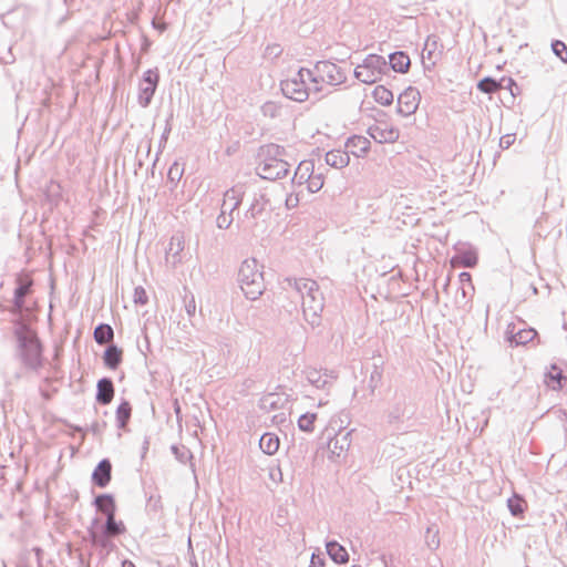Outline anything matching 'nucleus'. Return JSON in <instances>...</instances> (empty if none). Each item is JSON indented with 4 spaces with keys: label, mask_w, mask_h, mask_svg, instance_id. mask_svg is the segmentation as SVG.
<instances>
[{
    "label": "nucleus",
    "mask_w": 567,
    "mask_h": 567,
    "mask_svg": "<svg viewBox=\"0 0 567 567\" xmlns=\"http://www.w3.org/2000/svg\"><path fill=\"white\" fill-rule=\"evenodd\" d=\"M172 452L175 455V457L183 464H185L188 460L192 458L190 451L186 449L185 446H172Z\"/></svg>",
    "instance_id": "a19ab883"
},
{
    "label": "nucleus",
    "mask_w": 567,
    "mask_h": 567,
    "mask_svg": "<svg viewBox=\"0 0 567 567\" xmlns=\"http://www.w3.org/2000/svg\"><path fill=\"white\" fill-rule=\"evenodd\" d=\"M336 422H337V421H336L334 419H332V420L330 421V427H331L332 430H334L333 424H334Z\"/></svg>",
    "instance_id": "bf43d9fd"
},
{
    "label": "nucleus",
    "mask_w": 567,
    "mask_h": 567,
    "mask_svg": "<svg viewBox=\"0 0 567 567\" xmlns=\"http://www.w3.org/2000/svg\"><path fill=\"white\" fill-rule=\"evenodd\" d=\"M183 168L179 166L178 163H174L169 169H168V178L171 182L176 183L181 179L183 175Z\"/></svg>",
    "instance_id": "49530a36"
},
{
    "label": "nucleus",
    "mask_w": 567,
    "mask_h": 567,
    "mask_svg": "<svg viewBox=\"0 0 567 567\" xmlns=\"http://www.w3.org/2000/svg\"><path fill=\"white\" fill-rule=\"evenodd\" d=\"M148 301L146 291L143 287L138 286L134 289V302L140 305H146Z\"/></svg>",
    "instance_id": "09e8293b"
},
{
    "label": "nucleus",
    "mask_w": 567,
    "mask_h": 567,
    "mask_svg": "<svg viewBox=\"0 0 567 567\" xmlns=\"http://www.w3.org/2000/svg\"><path fill=\"white\" fill-rule=\"evenodd\" d=\"M311 72V82L313 84L315 92H320L322 90L318 86L319 83L337 86L343 84L347 80L346 72L336 63L330 61L317 62Z\"/></svg>",
    "instance_id": "39448f33"
},
{
    "label": "nucleus",
    "mask_w": 567,
    "mask_h": 567,
    "mask_svg": "<svg viewBox=\"0 0 567 567\" xmlns=\"http://www.w3.org/2000/svg\"><path fill=\"white\" fill-rule=\"evenodd\" d=\"M94 505L96 506L97 511L105 514L106 517L107 513H110L109 511H112V515H115L116 506L111 494H101L96 496L94 499Z\"/></svg>",
    "instance_id": "c756f323"
},
{
    "label": "nucleus",
    "mask_w": 567,
    "mask_h": 567,
    "mask_svg": "<svg viewBox=\"0 0 567 567\" xmlns=\"http://www.w3.org/2000/svg\"><path fill=\"white\" fill-rule=\"evenodd\" d=\"M317 419V414L316 413H305L302 415L299 416L298 419V427L303 431V432H313V423Z\"/></svg>",
    "instance_id": "c9c22d12"
},
{
    "label": "nucleus",
    "mask_w": 567,
    "mask_h": 567,
    "mask_svg": "<svg viewBox=\"0 0 567 567\" xmlns=\"http://www.w3.org/2000/svg\"><path fill=\"white\" fill-rule=\"evenodd\" d=\"M410 64V58L403 51L393 52L389 55V65L395 72L406 73Z\"/></svg>",
    "instance_id": "b1692460"
},
{
    "label": "nucleus",
    "mask_w": 567,
    "mask_h": 567,
    "mask_svg": "<svg viewBox=\"0 0 567 567\" xmlns=\"http://www.w3.org/2000/svg\"><path fill=\"white\" fill-rule=\"evenodd\" d=\"M264 197L255 195L249 207L244 213V220L255 219L264 210Z\"/></svg>",
    "instance_id": "2f4dec72"
},
{
    "label": "nucleus",
    "mask_w": 567,
    "mask_h": 567,
    "mask_svg": "<svg viewBox=\"0 0 567 567\" xmlns=\"http://www.w3.org/2000/svg\"><path fill=\"white\" fill-rule=\"evenodd\" d=\"M106 522L104 525L103 534L106 536L115 537L125 533L126 528L122 520H116L115 515H112V511H109Z\"/></svg>",
    "instance_id": "cd10ccee"
},
{
    "label": "nucleus",
    "mask_w": 567,
    "mask_h": 567,
    "mask_svg": "<svg viewBox=\"0 0 567 567\" xmlns=\"http://www.w3.org/2000/svg\"><path fill=\"white\" fill-rule=\"evenodd\" d=\"M244 187L236 185L224 193L220 205V213L216 218V226L219 229H227L234 221V212L238 209L243 202Z\"/></svg>",
    "instance_id": "0eeeda50"
},
{
    "label": "nucleus",
    "mask_w": 567,
    "mask_h": 567,
    "mask_svg": "<svg viewBox=\"0 0 567 567\" xmlns=\"http://www.w3.org/2000/svg\"><path fill=\"white\" fill-rule=\"evenodd\" d=\"M505 81L507 82V87L511 90L512 95H514L512 87L516 86V84L514 80L511 78L502 79L501 82H497L493 78L486 76L478 82L477 89L484 93H495L496 91L503 87V82Z\"/></svg>",
    "instance_id": "4be33fe9"
},
{
    "label": "nucleus",
    "mask_w": 567,
    "mask_h": 567,
    "mask_svg": "<svg viewBox=\"0 0 567 567\" xmlns=\"http://www.w3.org/2000/svg\"><path fill=\"white\" fill-rule=\"evenodd\" d=\"M329 557L338 564H344L349 560L348 551L338 542L331 540L326 544Z\"/></svg>",
    "instance_id": "a878e982"
},
{
    "label": "nucleus",
    "mask_w": 567,
    "mask_h": 567,
    "mask_svg": "<svg viewBox=\"0 0 567 567\" xmlns=\"http://www.w3.org/2000/svg\"><path fill=\"white\" fill-rule=\"evenodd\" d=\"M274 419H275V420L280 419V421H284V420H285V414H284V413H280V414H278V415H275V416H274Z\"/></svg>",
    "instance_id": "4d7b16f0"
},
{
    "label": "nucleus",
    "mask_w": 567,
    "mask_h": 567,
    "mask_svg": "<svg viewBox=\"0 0 567 567\" xmlns=\"http://www.w3.org/2000/svg\"><path fill=\"white\" fill-rule=\"evenodd\" d=\"M508 341L515 346H523L532 341L537 332L533 328L518 329L516 326H508L507 328Z\"/></svg>",
    "instance_id": "a211bd4d"
},
{
    "label": "nucleus",
    "mask_w": 567,
    "mask_h": 567,
    "mask_svg": "<svg viewBox=\"0 0 567 567\" xmlns=\"http://www.w3.org/2000/svg\"><path fill=\"white\" fill-rule=\"evenodd\" d=\"M460 279L462 282H468V285H471V275L468 272H461Z\"/></svg>",
    "instance_id": "5fc2aeb1"
},
{
    "label": "nucleus",
    "mask_w": 567,
    "mask_h": 567,
    "mask_svg": "<svg viewBox=\"0 0 567 567\" xmlns=\"http://www.w3.org/2000/svg\"><path fill=\"white\" fill-rule=\"evenodd\" d=\"M431 533H432V528H431V527H429V528L426 529V544H427V546H429V548H430L431 550H435V549H437V548H439V546H440V539H439V536H437L439 530L436 529V530L433 533V535H432V536H430V534H431Z\"/></svg>",
    "instance_id": "a18cd8bd"
},
{
    "label": "nucleus",
    "mask_w": 567,
    "mask_h": 567,
    "mask_svg": "<svg viewBox=\"0 0 567 567\" xmlns=\"http://www.w3.org/2000/svg\"><path fill=\"white\" fill-rule=\"evenodd\" d=\"M153 25H154L155 28H157V25L155 24V22H154V21H153ZM158 29L164 30V29H165V25H158Z\"/></svg>",
    "instance_id": "052dcab7"
},
{
    "label": "nucleus",
    "mask_w": 567,
    "mask_h": 567,
    "mask_svg": "<svg viewBox=\"0 0 567 567\" xmlns=\"http://www.w3.org/2000/svg\"><path fill=\"white\" fill-rule=\"evenodd\" d=\"M171 130H172L171 125L167 123L165 128H164V132H163V134L161 136V145L166 143V141L168 138V135L171 133Z\"/></svg>",
    "instance_id": "864d4df0"
},
{
    "label": "nucleus",
    "mask_w": 567,
    "mask_h": 567,
    "mask_svg": "<svg viewBox=\"0 0 567 567\" xmlns=\"http://www.w3.org/2000/svg\"><path fill=\"white\" fill-rule=\"evenodd\" d=\"M114 331L110 324L100 323L94 329V340L99 344H106L113 340Z\"/></svg>",
    "instance_id": "7c9ffc66"
},
{
    "label": "nucleus",
    "mask_w": 567,
    "mask_h": 567,
    "mask_svg": "<svg viewBox=\"0 0 567 567\" xmlns=\"http://www.w3.org/2000/svg\"><path fill=\"white\" fill-rule=\"evenodd\" d=\"M348 154L351 153L357 157L363 156L370 148V141L364 136H351L346 143Z\"/></svg>",
    "instance_id": "5701e85b"
},
{
    "label": "nucleus",
    "mask_w": 567,
    "mask_h": 567,
    "mask_svg": "<svg viewBox=\"0 0 567 567\" xmlns=\"http://www.w3.org/2000/svg\"><path fill=\"white\" fill-rule=\"evenodd\" d=\"M31 287V282H22L20 281L18 287L14 290V307L18 310H21L24 306V297L29 293Z\"/></svg>",
    "instance_id": "f704fd0d"
},
{
    "label": "nucleus",
    "mask_w": 567,
    "mask_h": 567,
    "mask_svg": "<svg viewBox=\"0 0 567 567\" xmlns=\"http://www.w3.org/2000/svg\"><path fill=\"white\" fill-rule=\"evenodd\" d=\"M131 412H132V408H131V404L130 402L127 401H123L118 406H117V410H116V421H117V426L120 429H123L126 426L130 417H131Z\"/></svg>",
    "instance_id": "72a5a7b5"
},
{
    "label": "nucleus",
    "mask_w": 567,
    "mask_h": 567,
    "mask_svg": "<svg viewBox=\"0 0 567 567\" xmlns=\"http://www.w3.org/2000/svg\"><path fill=\"white\" fill-rule=\"evenodd\" d=\"M281 53H282L281 45L277 44V43H274V44H268L266 47L264 55H265L266 59L275 60L278 56H280Z\"/></svg>",
    "instance_id": "c03bdc74"
},
{
    "label": "nucleus",
    "mask_w": 567,
    "mask_h": 567,
    "mask_svg": "<svg viewBox=\"0 0 567 567\" xmlns=\"http://www.w3.org/2000/svg\"><path fill=\"white\" fill-rule=\"evenodd\" d=\"M350 162L348 152L332 150L326 154V163L334 168H343Z\"/></svg>",
    "instance_id": "bb28decb"
},
{
    "label": "nucleus",
    "mask_w": 567,
    "mask_h": 567,
    "mask_svg": "<svg viewBox=\"0 0 567 567\" xmlns=\"http://www.w3.org/2000/svg\"><path fill=\"white\" fill-rule=\"evenodd\" d=\"M367 132L378 143H394L400 136L399 130L385 122H377Z\"/></svg>",
    "instance_id": "ddd939ff"
},
{
    "label": "nucleus",
    "mask_w": 567,
    "mask_h": 567,
    "mask_svg": "<svg viewBox=\"0 0 567 567\" xmlns=\"http://www.w3.org/2000/svg\"><path fill=\"white\" fill-rule=\"evenodd\" d=\"M14 334L23 363L31 369L39 368L42 362V348L35 332L27 324L19 323Z\"/></svg>",
    "instance_id": "7ed1b4c3"
},
{
    "label": "nucleus",
    "mask_w": 567,
    "mask_h": 567,
    "mask_svg": "<svg viewBox=\"0 0 567 567\" xmlns=\"http://www.w3.org/2000/svg\"><path fill=\"white\" fill-rule=\"evenodd\" d=\"M311 564H318V560H315V555H312Z\"/></svg>",
    "instance_id": "680f3d73"
},
{
    "label": "nucleus",
    "mask_w": 567,
    "mask_h": 567,
    "mask_svg": "<svg viewBox=\"0 0 567 567\" xmlns=\"http://www.w3.org/2000/svg\"><path fill=\"white\" fill-rule=\"evenodd\" d=\"M311 564H318V560H315V555H312Z\"/></svg>",
    "instance_id": "e2e57ef3"
},
{
    "label": "nucleus",
    "mask_w": 567,
    "mask_h": 567,
    "mask_svg": "<svg viewBox=\"0 0 567 567\" xmlns=\"http://www.w3.org/2000/svg\"><path fill=\"white\" fill-rule=\"evenodd\" d=\"M462 295H463V297H465V295H466V290L464 288H462Z\"/></svg>",
    "instance_id": "0e129e2a"
},
{
    "label": "nucleus",
    "mask_w": 567,
    "mask_h": 567,
    "mask_svg": "<svg viewBox=\"0 0 567 567\" xmlns=\"http://www.w3.org/2000/svg\"><path fill=\"white\" fill-rule=\"evenodd\" d=\"M293 333H295V337L297 338V341H298V348H302L303 343H305V331H303V328L301 326H296Z\"/></svg>",
    "instance_id": "3c124183"
},
{
    "label": "nucleus",
    "mask_w": 567,
    "mask_h": 567,
    "mask_svg": "<svg viewBox=\"0 0 567 567\" xmlns=\"http://www.w3.org/2000/svg\"><path fill=\"white\" fill-rule=\"evenodd\" d=\"M298 195L290 194L286 199V205L288 208H292L298 205Z\"/></svg>",
    "instance_id": "603ef678"
},
{
    "label": "nucleus",
    "mask_w": 567,
    "mask_h": 567,
    "mask_svg": "<svg viewBox=\"0 0 567 567\" xmlns=\"http://www.w3.org/2000/svg\"><path fill=\"white\" fill-rule=\"evenodd\" d=\"M122 567H135V565L131 560H124Z\"/></svg>",
    "instance_id": "6e6d98bb"
},
{
    "label": "nucleus",
    "mask_w": 567,
    "mask_h": 567,
    "mask_svg": "<svg viewBox=\"0 0 567 567\" xmlns=\"http://www.w3.org/2000/svg\"><path fill=\"white\" fill-rule=\"evenodd\" d=\"M185 311L190 319L196 313V301L194 295H190L189 297H185Z\"/></svg>",
    "instance_id": "de8ad7c7"
},
{
    "label": "nucleus",
    "mask_w": 567,
    "mask_h": 567,
    "mask_svg": "<svg viewBox=\"0 0 567 567\" xmlns=\"http://www.w3.org/2000/svg\"><path fill=\"white\" fill-rule=\"evenodd\" d=\"M114 396V384L110 378H102L96 385V401L106 405L111 403Z\"/></svg>",
    "instance_id": "aec40b11"
},
{
    "label": "nucleus",
    "mask_w": 567,
    "mask_h": 567,
    "mask_svg": "<svg viewBox=\"0 0 567 567\" xmlns=\"http://www.w3.org/2000/svg\"><path fill=\"white\" fill-rule=\"evenodd\" d=\"M175 412L179 413V406L178 405L176 406Z\"/></svg>",
    "instance_id": "69168bd1"
},
{
    "label": "nucleus",
    "mask_w": 567,
    "mask_h": 567,
    "mask_svg": "<svg viewBox=\"0 0 567 567\" xmlns=\"http://www.w3.org/2000/svg\"><path fill=\"white\" fill-rule=\"evenodd\" d=\"M421 94L417 89L409 86L398 97L396 111L402 116L414 114L419 107Z\"/></svg>",
    "instance_id": "9b49d317"
},
{
    "label": "nucleus",
    "mask_w": 567,
    "mask_h": 567,
    "mask_svg": "<svg viewBox=\"0 0 567 567\" xmlns=\"http://www.w3.org/2000/svg\"><path fill=\"white\" fill-rule=\"evenodd\" d=\"M409 416L410 409L406 396L402 393H395L385 411L386 422L389 424H400Z\"/></svg>",
    "instance_id": "9d476101"
},
{
    "label": "nucleus",
    "mask_w": 567,
    "mask_h": 567,
    "mask_svg": "<svg viewBox=\"0 0 567 567\" xmlns=\"http://www.w3.org/2000/svg\"><path fill=\"white\" fill-rule=\"evenodd\" d=\"M112 464L109 458L101 460L92 473L93 483L104 488L111 481Z\"/></svg>",
    "instance_id": "dca6fc26"
},
{
    "label": "nucleus",
    "mask_w": 567,
    "mask_h": 567,
    "mask_svg": "<svg viewBox=\"0 0 567 567\" xmlns=\"http://www.w3.org/2000/svg\"><path fill=\"white\" fill-rule=\"evenodd\" d=\"M313 171H315V165L311 161L300 162L295 171L292 178H291L292 185H295V186L306 185Z\"/></svg>",
    "instance_id": "412c9836"
},
{
    "label": "nucleus",
    "mask_w": 567,
    "mask_h": 567,
    "mask_svg": "<svg viewBox=\"0 0 567 567\" xmlns=\"http://www.w3.org/2000/svg\"><path fill=\"white\" fill-rule=\"evenodd\" d=\"M327 403H328V401H322V400H320V401L318 402V406H323V405H326Z\"/></svg>",
    "instance_id": "13d9d810"
},
{
    "label": "nucleus",
    "mask_w": 567,
    "mask_h": 567,
    "mask_svg": "<svg viewBox=\"0 0 567 567\" xmlns=\"http://www.w3.org/2000/svg\"><path fill=\"white\" fill-rule=\"evenodd\" d=\"M288 404V396L285 393L270 392L259 400V408L265 412L284 410Z\"/></svg>",
    "instance_id": "2eb2a0df"
},
{
    "label": "nucleus",
    "mask_w": 567,
    "mask_h": 567,
    "mask_svg": "<svg viewBox=\"0 0 567 567\" xmlns=\"http://www.w3.org/2000/svg\"><path fill=\"white\" fill-rule=\"evenodd\" d=\"M158 83V73L154 70H147L143 74V80L138 87V104L142 107L148 106Z\"/></svg>",
    "instance_id": "f8f14e48"
},
{
    "label": "nucleus",
    "mask_w": 567,
    "mask_h": 567,
    "mask_svg": "<svg viewBox=\"0 0 567 567\" xmlns=\"http://www.w3.org/2000/svg\"><path fill=\"white\" fill-rule=\"evenodd\" d=\"M312 72L309 69L301 68L291 76L281 81L280 87L282 94L296 102H303L309 96L310 89L307 86L306 81H311Z\"/></svg>",
    "instance_id": "423d86ee"
},
{
    "label": "nucleus",
    "mask_w": 567,
    "mask_h": 567,
    "mask_svg": "<svg viewBox=\"0 0 567 567\" xmlns=\"http://www.w3.org/2000/svg\"><path fill=\"white\" fill-rule=\"evenodd\" d=\"M261 112L265 116H268V117H277L280 113V107L274 103V102H266L262 106H261Z\"/></svg>",
    "instance_id": "79ce46f5"
},
{
    "label": "nucleus",
    "mask_w": 567,
    "mask_h": 567,
    "mask_svg": "<svg viewBox=\"0 0 567 567\" xmlns=\"http://www.w3.org/2000/svg\"><path fill=\"white\" fill-rule=\"evenodd\" d=\"M451 264L466 268L474 267L477 264V254L472 248H458L456 254L452 257Z\"/></svg>",
    "instance_id": "6ab92c4d"
},
{
    "label": "nucleus",
    "mask_w": 567,
    "mask_h": 567,
    "mask_svg": "<svg viewBox=\"0 0 567 567\" xmlns=\"http://www.w3.org/2000/svg\"><path fill=\"white\" fill-rule=\"evenodd\" d=\"M91 539L94 544L99 545L100 547L106 549V551H111L114 548V544L110 539L111 536H106L105 534H102L99 536L96 532L90 529L89 530Z\"/></svg>",
    "instance_id": "e433bc0d"
},
{
    "label": "nucleus",
    "mask_w": 567,
    "mask_h": 567,
    "mask_svg": "<svg viewBox=\"0 0 567 567\" xmlns=\"http://www.w3.org/2000/svg\"><path fill=\"white\" fill-rule=\"evenodd\" d=\"M507 506H508L509 512L514 516H517V515L522 514L523 511H524V508H523V499L519 498V497L509 498L507 501Z\"/></svg>",
    "instance_id": "37998d69"
},
{
    "label": "nucleus",
    "mask_w": 567,
    "mask_h": 567,
    "mask_svg": "<svg viewBox=\"0 0 567 567\" xmlns=\"http://www.w3.org/2000/svg\"><path fill=\"white\" fill-rule=\"evenodd\" d=\"M372 96L377 103L389 106L393 102V93L383 85H377L372 92Z\"/></svg>",
    "instance_id": "473e14b6"
},
{
    "label": "nucleus",
    "mask_w": 567,
    "mask_h": 567,
    "mask_svg": "<svg viewBox=\"0 0 567 567\" xmlns=\"http://www.w3.org/2000/svg\"><path fill=\"white\" fill-rule=\"evenodd\" d=\"M554 54L564 63L567 62V47L563 41L556 40L551 43Z\"/></svg>",
    "instance_id": "ea45409f"
},
{
    "label": "nucleus",
    "mask_w": 567,
    "mask_h": 567,
    "mask_svg": "<svg viewBox=\"0 0 567 567\" xmlns=\"http://www.w3.org/2000/svg\"><path fill=\"white\" fill-rule=\"evenodd\" d=\"M351 433L352 431H344L341 425L339 426V431L333 437H330L328 442V450L331 454L340 457L349 450L351 444Z\"/></svg>",
    "instance_id": "4468645a"
},
{
    "label": "nucleus",
    "mask_w": 567,
    "mask_h": 567,
    "mask_svg": "<svg viewBox=\"0 0 567 567\" xmlns=\"http://www.w3.org/2000/svg\"><path fill=\"white\" fill-rule=\"evenodd\" d=\"M307 382L318 390L329 392L333 385L337 374L333 371L321 370L313 367H307L302 371Z\"/></svg>",
    "instance_id": "1a4fd4ad"
},
{
    "label": "nucleus",
    "mask_w": 567,
    "mask_h": 567,
    "mask_svg": "<svg viewBox=\"0 0 567 567\" xmlns=\"http://www.w3.org/2000/svg\"><path fill=\"white\" fill-rule=\"evenodd\" d=\"M288 284L293 287L302 300L305 319L311 326H318L323 310V296L319 290L318 284L306 278L293 279V281L289 279Z\"/></svg>",
    "instance_id": "f257e3e1"
},
{
    "label": "nucleus",
    "mask_w": 567,
    "mask_h": 567,
    "mask_svg": "<svg viewBox=\"0 0 567 567\" xmlns=\"http://www.w3.org/2000/svg\"><path fill=\"white\" fill-rule=\"evenodd\" d=\"M122 350L117 346L113 343L109 344L103 354L104 364L109 369L115 370L122 362Z\"/></svg>",
    "instance_id": "393cba45"
},
{
    "label": "nucleus",
    "mask_w": 567,
    "mask_h": 567,
    "mask_svg": "<svg viewBox=\"0 0 567 567\" xmlns=\"http://www.w3.org/2000/svg\"><path fill=\"white\" fill-rule=\"evenodd\" d=\"M184 250V238L181 235L171 237L168 247L166 248L165 258L173 267L181 262V252Z\"/></svg>",
    "instance_id": "f3484780"
},
{
    "label": "nucleus",
    "mask_w": 567,
    "mask_h": 567,
    "mask_svg": "<svg viewBox=\"0 0 567 567\" xmlns=\"http://www.w3.org/2000/svg\"><path fill=\"white\" fill-rule=\"evenodd\" d=\"M388 71V62L378 54H369L363 62L354 69V76L364 84H373L381 80Z\"/></svg>",
    "instance_id": "6e6552de"
},
{
    "label": "nucleus",
    "mask_w": 567,
    "mask_h": 567,
    "mask_svg": "<svg viewBox=\"0 0 567 567\" xmlns=\"http://www.w3.org/2000/svg\"><path fill=\"white\" fill-rule=\"evenodd\" d=\"M546 377L551 382H554V384H549L553 388V390H559L563 388L561 379L564 377L561 370L557 365L553 364L550 371L546 374Z\"/></svg>",
    "instance_id": "4c0bfd02"
},
{
    "label": "nucleus",
    "mask_w": 567,
    "mask_h": 567,
    "mask_svg": "<svg viewBox=\"0 0 567 567\" xmlns=\"http://www.w3.org/2000/svg\"><path fill=\"white\" fill-rule=\"evenodd\" d=\"M238 282L247 299H258L266 289L261 267L255 258L245 259L238 270Z\"/></svg>",
    "instance_id": "20e7f679"
},
{
    "label": "nucleus",
    "mask_w": 567,
    "mask_h": 567,
    "mask_svg": "<svg viewBox=\"0 0 567 567\" xmlns=\"http://www.w3.org/2000/svg\"><path fill=\"white\" fill-rule=\"evenodd\" d=\"M261 451L267 455H274L279 449V437L274 433H265L259 440Z\"/></svg>",
    "instance_id": "c85d7f7f"
},
{
    "label": "nucleus",
    "mask_w": 567,
    "mask_h": 567,
    "mask_svg": "<svg viewBox=\"0 0 567 567\" xmlns=\"http://www.w3.org/2000/svg\"><path fill=\"white\" fill-rule=\"evenodd\" d=\"M260 162L257 166V174L268 181H276L285 177L290 169V164L282 157L285 148L277 144H268L261 147Z\"/></svg>",
    "instance_id": "f03ea898"
},
{
    "label": "nucleus",
    "mask_w": 567,
    "mask_h": 567,
    "mask_svg": "<svg viewBox=\"0 0 567 567\" xmlns=\"http://www.w3.org/2000/svg\"><path fill=\"white\" fill-rule=\"evenodd\" d=\"M515 140V134H505L499 138V147L507 150L514 144Z\"/></svg>",
    "instance_id": "8fccbe9b"
},
{
    "label": "nucleus",
    "mask_w": 567,
    "mask_h": 567,
    "mask_svg": "<svg viewBox=\"0 0 567 567\" xmlns=\"http://www.w3.org/2000/svg\"><path fill=\"white\" fill-rule=\"evenodd\" d=\"M323 186V177L321 174H315L312 172L309 181L306 184V188L309 193H317L319 192Z\"/></svg>",
    "instance_id": "58836bf2"
}]
</instances>
